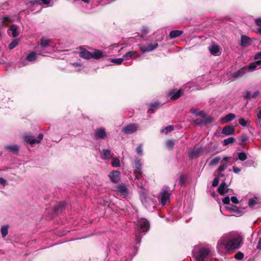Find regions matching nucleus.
I'll use <instances>...</instances> for the list:
<instances>
[{
  "label": "nucleus",
  "instance_id": "obj_31",
  "mask_svg": "<svg viewBox=\"0 0 261 261\" xmlns=\"http://www.w3.org/2000/svg\"><path fill=\"white\" fill-rule=\"evenodd\" d=\"M37 59V54L34 51L31 53L27 57V60L29 62H33Z\"/></svg>",
  "mask_w": 261,
  "mask_h": 261
},
{
  "label": "nucleus",
  "instance_id": "obj_1",
  "mask_svg": "<svg viewBox=\"0 0 261 261\" xmlns=\"http://www.w3.org/2000/svg\"><path fill=\"white\" fill-rule=\"evenodd\" d=\"M242 242V238L240 236L232 237L226 234L218 242L217 248L220 250L224 249L227 252L232 253L240 248Z\"/></svg>",
  "mask_w": 261,
  "mask_h": 261
},
{
  "label": "nucleus",
  "instance_id": "obj_57",
  "mask_svg": "<svg viewBox=\"0 0 261 261\" xmlns=\"http://www.w3.org/2000/svg\"><path fill=\"white\" fill-rule=\"evenodd\" d=\"M232 169H233V171L236 174L239 173L241 171V168L236 167L234 166L232 167Z\"/></svg>",
  "mask_w": 261,
  "mask_h": 261
},
{
  "label": "nucleus",
  "instance_id": "obj_53",
  "mask_svg": "<svg viewBox=\"0 0 261 261\" xmlns=\"http://www.w3.org/2000/svg\"><path fill=\"white\" fill-rule=\"evenodd\" d=\"M256 67H256L255 63L254 62L252 63L249 65L248 67H247V71L248 70L253 71L256 68Z\"/></svg>",
  "mask_w": 261,
  "mask_h": 261
},
{
  "label": "nucleus",
  "instance_id": "obj_56",
  "mask_svg": "<svg viewBox=\"0 0 261 261\" xmlns=\"http://www.w3.org/2000/svg\"><path fill=\"white\" fill-rule=\"evenodd\" d=\"M223 202L225 204H228L230 202V198L228 196H227L223 199Z\"/></svg>",
  "mask_w": 261,
  "mask_h": 261
},
{
  "label": "nucleus",
  "instance_id": "obj_58",
  "mask_svg": "<svg viewBox=\"0 0 261 261\" xmlns=\"http://www.w3.org/2000/svg\"><path fill=\"white\" fill-rule=\"evenodd\" d=\"M231 201L232 203L237 204L239 203V200H238V198L236 196H232L231 198Z\"/></svg>",
  "mask_w": 261,
  "mask_h": 261
},
{
  "label": "nucleus",
  "instance_id": "obj_8",
  "mask_svg": "<svg viewBox=\"0 0 261 261\" xmlns=\"http://www.w3.org/2000/svg\"><path fill=\"white\" fill-rule=\"evenodd\" d=\"M158 42H154L153 43H147L146 45L140 44L139 48L143 53L145 52L151 51L158 47Z\"/></svg>",
  "mask_w": 261,
  "mask_h": 261
},
{
  "label": "nucleus",
  "instance_id": "obj_30",
  "mask_svg": "<svg viewBox=\"0 0 261 261\" xmlns=\"http://www.w3.org/2000/svg\"><path fill=\"white\" fill-rule=\"evenodd\" d=\"M103 57L102 51L99 50H95L92 53V58L95 59H99Z\"/></svg>",
  "mask_w": 261,
  "mask_h": 261
},
{
  "label": "nucleus",
  "instance_id": "obj_22",
  "mask_svg": "<svg viewBox=\"0 0 261 261\" xmlns=\"http://www.w3.org/2000/svg\"><path fill=\"white\" fill-rule=\"evenodd\" d=\"M182 93V90L180 89L177 91L172 90L170 92V95L171 96V99L173 100H176L178 99L181 95Z\"/></svg>",
  "mask_w": 261,
  "mask_h": 261
},
{
  "label": "nucleus",
  "instance_id": "obj_46",
  "mask_svg": "<svg viewBox=\"0 0 261 261\" xmlns=\"http://www.w3.org/2000/svg\"><path fill=\"white\" fill-rule=\"evenodd\" d=\"M238 158L241 161H244L247 159V155L246 153L243 151L238 153Z\"/></svg>",
  "mask_w": 261,
  "mask_h": 261
},
{
  "label": "nucleus",
  "instance_id": "obj_34",
  "mask_svg": "<svg viewBox=\"0 0 261 261\" xmlns=\"http://www.w3.org/2000/svg\"><path fill=\"white\" fill-rule=\"evenodd\" d=\"M239 123L242 126H248L250 123V121L249 120H245L243 118H240L239 119Z\"/></svg>",
  "mask_w": 261,
  "mask_h": 261
},
{
  "label": "nucleus",
  "instance_id": "obj_27",
  "mask_svg": "<svg viewBox=\"0 0 261 261\" xmlns=\"http://www.w3.org/2000/svg\"><path fill=\"white\" fill-rule=\"evenodd\" d=\"M137 56V53L135 51H131L125 54L123 57V58H124V60H128L129 59H134L136 58Z\"/></svg>",
  "mask_w": 261,
  "mask_h": 261
},
{
  "label": "nucleus",
  "instance_id": "obj_28",
  "mask_svg": "<svg viewBox=\"0 0 261 261\" xmlns=\"http://www.w3.org/2000/svg\"><path fill=\"white\" fill-rule=\"evenodd\" d=\"M183 32L179 30H174L170 32L169 34V37L170 38H175L180 36Z\"/></svg>",
  "mask_w": 261,
  "mask_h": 261
},
{
  "label": "nucleus",
  "instance_id": "obj_6",
  "mask_svg": "<svg viewBox=\"0 0 261 261\" xmlns=\"http://www.w3.org/2000/svg\"><path fill=\"white\" fill-rule=\"evenodd\" d=\"M43 135L42 134H39L37 137V139H36L31 134H25L23 137L24 142L29 143L30 145H33L35 143H39L42 139Z\"/></svg>",
  "mask_w": 261,
  "mask_h": 261
},
{
  "label": "nucleus",
  "instance_id": "obj_55",
  "mask_svg": "<svg viewBox=\"0 0 261 261\" xmlns=\"http://www.w3.org/2000/svg\"><path fill=\"white\" fill-rule=\"evenodd\" d=\"M0 184L6 186L8 184L7 180L3 177H0Z\"/></svg>",
  "mask_w": 261,
  "mask_h": 261
},
{
  "label": "nucleus",
  "instance_id": "obj_12",
  "mask_svg": "<svg viewBox=\"0 0 261 261\" xmlns=\"http://www.w3.org/2000/svg\"><path fill=\"white\" fill-rule=\"evenodd\" d=\"M138 128V125L137 124L132 123L123 127L122 132L125 134H130L136 132Z\"/></svg>",
  "mask_w": 261,
  "mask_h": 261
},
{
  "label": "nucleus",
  "instance_id": "obj_44",
  "mask_svg": "<svg viewBox=\"0 0 261 261\" xmlns=\"http://www.w3.org/2000/svg\"><path fill=\"white\" fill-rule=\"evenodd\" d=\"M12 18L9 16H4L2 18V23L5 25L7 24V23L8 22H12Z\"/></svg>",
  "mask_w": 261,
  "mask_h": 261
},
{
  "label": "nucleus",
  "instance_id": "obj_42",
  "mask_svg": "<svg viewBox=\"0 0 261 261\" xmlns=\"http://www.w3.org/2000/svg\"><path fill=\"white\" fill-rule=\"evenodd\" d=\"M174 127L173 125H169L166 127L165 129H163L161 130L162 133H165L167 134L168 132L173 130Z\"/></svg>",
  "mask_w": 261,
  "mask_h": 261
},
{
  "label": "nucleus",
  "instance_id": "obj_26",
  "mask_svg": "<svg viewBox=\"0 0 261 261\" xmlns=\"http://www.w3.org/2000/svg\"><path fill=\"white\" fill-rule=\"evenodd\" d=\"M250 39L248 37L245 35H242L241 36V46L244 47L247 46L250 44Z\"/></svg>",
  "mask_w": 261,
  "mask_h": 261
},
{
  "label": "nucleus",
  "instance_id": "obj_63",
  "mask_svg": "<svg viewBox=\"0 0 261 261\" xmlns=\"http://www.w3.org/2000/svg\"><path fill=\"white\" fill-rule=\"evenodd\" d=\"M257 117L259 120V122L261 121V109L258 111L257 113Z\"/></svg>",
  "mask_w": 261,
  "mask_h": 261
},
{
  "label": "nucleus",
  "instance_id": "obj_3",
  "mask_svg": "<svg viewBox=\"0 0 261 261\" xmlns=\"http://www.w3.org/2000/svg\"><path fill=\"white\" fill-rule=\"evenodd\" d=\"M51 42L50 39L45 37L41 38L40 41V44L36 47L38 55L45 56L44 54L46 53L45 49L47 47L51 46Z\"/></svg>",
  "mask_w": 261,
  "mask_h": 261
},
{
  "label": "nucleus",
  "instance_id": "obj_48",
  "mask_svg": "<svg viewBox=\"0 0 261 261\" xmlns=\"http://www.w3.org/2000/svg\"><path fill=\"white\" fill-rule=\"evenodd\" d=\"M124 60V58H117V59H112L111 60V62L115 63V64H116L117 65H120L121 64L123 61Z\"/></svg>",
  "mask_w": 261,
  "mask_h": 261
},
{
  "label": "nucleus",
  "instance_id": "obj_64",
  "mask_svg": "<svg viewBox=\"0 0 261 261\" xmlns=\"http://www.w3.org/2000/svg\"><path fill=\"white\" fill-rule=\"evenodd\" d=\"M256 64V67L257 66H260L261 65V60H258L254 62Z\"/></svg>",
  "mask_w": 261,
  "mask_h": 261
},
{
  "label": "nucleus",
  "instance_id": "obj_40",
  "mask_svg": "<svg viewBox=\"0 0 261 261\" xmlns=\"http://www.w3.org/2000/svg\"><path fill=\"white\" fill-rule=\"evenodd\" d=\"M234 141V138L233 137H230L223 140V145L225 146L232 144Z\"/></svg>",
  "mask_w": 261,
  "mask_h": 261
},
{
  "label": "nucleus",
  "instance_id": "obj_24",
  "mask_svg": "<svg viewBox=\"0 0 261 261\" xmlns=\"http://www.w3.org/2000/svg\"><path fill=\"white\" fill-rule=\"evenodd\" d=\"M212 122V118H203L202 119H197L195 120V123L198 125H202L206 123H210Z\"/></svg>",
  "mask_w": 261,
  "mask_h": 261
},
{
  "label": "nucleus",
  "instance_id": "obj_11",
  "mask_svg": "<svg viewBox=\"0 0 261 261\" xmlns=\"http://www.w3.org/2000/svg\"><path fill=\"white\" fill-rule=\"evenodd\" d=\"M134 171L136 176L139 177L140 175L142 174V164L139 160L136 159L134 161Z\"/></svg>",
  "mask_w": 261,
  "mask_h": 261
},
{
  "label": "nucleus",
  "instance_id": "obj_39",
  "mask_svg": "<svg viewBox=\"0 0 261 261\" xmlns=\"http://www.w3.org/2000/svg\"><path fill=\"white\" fill-rule=\"evenodd\" d=\"M166 146L169 150H172L174 146V142L172 140H168L166 142Z\"/></svg>",
  "mask_w": 261,
  "mask_h": 261
},
{
  "label": "nucleus",
  "instance_id": "obj_16",
  "mask_svg": "<svg viewBox=\"0 0 261 261\" xmlns=\"http://www.w3.org/2000/svg\"><path fill=\"white\" fill-rule=\"evenodd\" d=\"M203 149L201 147L194 148L189 153L190 158L193 159L199 156L203 152Z\"/></svg>",
  "mask_w": 261,
  "mask_h": 261
},
{
  "label": "nucleus",
  "instance_id": "obj_45",
  "mask_svg": "<svg viewBox=\"0 0 261 261\" xmlns=\"http://www.w3.org/2000/svg\"><path fill=\"white\" fill-rule=\"evenodd\" d=\"M112 165L114 167H119L120 166V161L118 158H114L112 162Z\"/></svg>",
  "mask_w": 261,
  "mask_h": 261
},
{
  "label": "nucleus",
  "instance_id": "obj_37",
  "mask_svg": "<svg viewBox=\"0 0 261 261\" xmlns=\"http://www.w3.org/2000/svg\"><path fill=\"white\" fill-rule=\"evenodd\" d=\"M19 42V39H14L13 40L9 45V48L10 49H12L16 47Z\"/></svg>",
  "mask_w": 261,
  "mask_h": 261
},
{
  "label": "nucleus",
  "instance_id": "obj_4",
  "mask_svg": "<svg viewBox=\"0 0 261 261\" xmlns=\"http://www.w3.org/2000/svg\"><path fill=\"white\" fill-rule=\"evenodd\" d=\"M209 253L210 250L207 248L201 247L197 250L196 248H195L193 251V255L196 261H204L209 255Z\"/></svg>",
  "mask_w": 261,
  "mask_h": 261
},
{
  "label": "nucleus",
  "instance_id": "obj_9",
  "mask_svg": "<svg viewBox=\"0 0 261 261\" xmlns=\"http://www.w3.org/2000/svg\"><path fill=\"white\" fill-rule=\"evenodd\" d=\"M231 165V163L229 161V158L225 156L221 161V164L217 169L218 172H222L224 171L227 167Z\"/></svg>",
  "mask_w": 261,
  "mask_h": 261
},
{
  "label": "nucleus",
  "instance_id": "obj_29",
  "mask_svg": "<svg viewBox=\"0 0 261 261\" xmlns=\"http://www.w3.org/2000/svg\"><path fill=\"white\" fill-rule=\"evenodd\" d=\"M9 225H3L1 228V232L3 238H5L8 234Z\"/></svg>",
  "mask_w": 261,
  "mask_h": 261
},
{
  "label": "nucleus",
  "instance_id": "obj_32",
  "mask_svg": "<svg viewBox=\"0 0 261 261\" xmlns=\"http://www.w3.org/2000/svg\"><path fill=\"white\" fill-rule=\"evenodd\" d=\"M65 207V203L64 202L61 201L59 202L55 206V210L57 212H61Z\"/></svg>",
  "mask_w": 261,
  "mask_h": 261
},
{
  "label": "nucleus",
  "instance_id": "obj_2",
  "mask_svg": "<svg viewBox=\"0 0 261 261\" xmlns=\"http://www.w3.org/2000/svg\"><path fill=\"white\" fill-rule=\"evenodd\" d=\"M149 221L145 218L139 219L137 221V226L136 228L137 232L136 241L138 244L140 243L141 238L149 229Z\"/></svg>",
  "mask_w": 261,
  "mask_h": 261
},
{
  "label": "nucleus",
  "instance_id": "obj_52",
  "mask_svg": "<svg viewBox=\"0 0 261 261\" xmlns=\"http://www.w3.org/2000/svg\"><path fill=\"white\" fill-rule=\"evenodd\" d=\"M137 153L140 155H142L143 154V147L142 145L140 144L138 147L136 149Z\"/></svg>",
  "mask_w": 261,
  "mask_h": 261
},
{
  "label": "nucleus",
  "instance_id": "obj_33",
  "mask_svg": "<svg viewBox=\"0 0 261 261\" xmlns=\"http://www.w3.org/2000/svg\"><path fill=\"white\" fill-rule=\"evenodd\" d=\"M258 199L255 197L249 200L248 205L250 207H253L255 205L258 203Z\"/></svg>",
  "mask_w": 261,
  "mask_h": 261
},
{
  "label": "nucleus",
  "instance_id": "obj_14",
  "mask_svg": "<svg viewBox=\"0 0 261 261\" xmlns=\"http://www.w3.org/2000/svg\"><path fill=\"white\" fill-rule=\"evenodd\" d=\"M120 172L118 170H114L112 171L109 177L111 181L114 183H116L120 180Z\"/></svg>",
  "mask_w": 261,
  "mask_h": 261
},
{
  "label": "nucleus",
  "instance_id": "obj_51",
  "mask_svg": "<svg viewBox=\"0 0 261 261\" xmlns=\"http://www.w3.org/2000/svg\"><path fill=\"white\" fill-rule=\"evenodd\" d=\"M186 180V177L185 175H180L179 179V184L182 186L184 185L185 181Z\"/></svg>",
  "mask_w": 261,
  "mask_h": 261
},
{
  "label": "nucleus",
  "instance_id": "obj_60",
  "mask_svg": "<svg viewBox=\"0 0 261 261\" xmlns=\"http://www.w3.org/2000/svg\"><path fill=\"white\" fill-rule=\"evenodd\" d=\"M256 248L258 249L261 250V237L259 238L258 243L256 246Z\"/></svg>",
  "mask_w": 261,
  "mask_h": 261
},
{
  "label": "nucleus",
  "instance_id": "obj_23",
  "mask_svg": "<svg viewBox=\"0 0 261 261\" xmlns=\"http://www.w3.org/2000/svg\"><path fill=\"white\" fill-rule=\"evenodd\" d=\"M12 33V36L13 38H15L19 35V32L17 31V27L15 24H13L10 26L8 30V33Z\"/></svg>",
  "mask_w": 261,
  "mask_h": 261
},
{
  "label": "nucleus",
  "instance_id": "obj_15",
  "mask_svg": "<svg viewBox=\"0 0 261 261\" xmlns=\"http://www.w3.org/2000/svg\"><path fill=\"white\" fill-rule=\"evenodd\" d=\"M134 182L138 187L141 189H144L146 182L143 178L142 174L140 175L139 177L136 176Z\"/></svg>",
  "mask_w": 261,
  "mask_h": 261
},
{
  "label": "nucleus",
  "instance_id": "obj_35",
  "mask_svg": "<svg viewBox=\"0 0 261 261\" xmlns=\"http://www.w3.org/2000/svg\"><path fill=\"white\" fill-rule=\"evenodd\" d=\"M235 117L236 116L234 114L230 113L225 116V117L224 118V120L225 122H228L234 119Z\"/></svg>",
  "mask_w": 261,
  "mask_h": 261
},
{
  "label": "nucleus",
  "instance_id": "obj_62",
  "mask_svg": "<svg viewBox=\"0 0 261 261\" xmlns=\"http://www.w3.org/2000/svg\"><path fill=\"white\" fill-rule=\"evenodd\" d=\"M252 93L250 92H247L246 95V97L247 99H251L252 98V97L251 96Z\"/></svg>",
  "mask_w": 261,
  "mask_h": 261
},
{
  "label": "nucleus",
  "instance_id": "obj_47",
  "mask_svg": "<svg viewBox=\"0 0 261 261\" xmlns=\"http://www.w3.org/2000/svg\"><path fill=\"white\" fill-rule=\"evenodd\" d=\"M159 105V103L158 102L151 103L149 105V110L153 112L156 109V108L158 107Z\"/></svg>",
  "mask_w": 261,
  "mask_h": 261
},
{
  "label": "nucleus",
  "instance_id": "obj_50",
  "mask_svg": "<svg viewBox=\"0 0 261 261\" xmlns=\"http://www.w3.org/2000/svg\"><path fill=\"white\" fill-rule=\"evenodd\" d=\"M234 258L237 259H242L244 257V254L241 252H238L234 255Z\"/></svg>",
  "mask_w": 261,
  "mask_h": 261
},
{
  "label": "nucleus",
  "instance_id": "obj_7",
  "mask_svg": "<svg viewBox=\"0 0 261 261\" xmlns=\"http://www.w3.org/2000/svg\"><path fill=\"white\" fill-rule=\"evenodd\" d=\"M226 209L230 212L231 213H233V216L236 217H239L240 216H242L244 213L245 208H239L234 205H229L226 206Z\"/></svg>",
  "mask_w": 261,
  "mask_h": 261
},
{
  "label": "nucleus",
  "instance_id": "obj_59",
  "mask_svg": "<svg viewBox=\"0 0 261 261\" xmlns=\"http://www.w3.org/2000/svg\"><path fill=\"white\" fill-rule=\"evenodd\" d=\"M255 60H258L261 59V50L257 53L254 57Z\"/></svg>",
  "mask_w": 261,
  "mask_h": 261
},
{
  "label": "nucleus",
  "instance_id": "obj_20",
  "mask_svg": "<svg viewBox=\"0 0 261 261\" xmlns=\"http://www.w3.org/2000/svg\"><path fill=\"white\" fill-rule=\"evenodd\" d=\"M211 54L214 56H218L220 54V48L217 45H212L208 47Z\"/></svg>",
  "mask_w": 261,
  "mask_h": 261
},
{
  "label": "nucleus",
  "instance_id": "obj_19",
  "mask_svg": "<svg viewBox=\"0 0 261 261\" xmlns=\"http://www.w3.org/2000/svg\"><path fill=\"white\" fill-rule=\"evenodd\" d=\"M79 56L80 57L86 59L92 58V53L85 49L82 50V51L80 52Z\"/></svg>",
  "mask_w": 261,
  "mask_h": 261
},
{
  "label": "nucleus",
  "instance_id": "obj_43",
  "mask_svg": "<svg viewBox=\"0 0 261 261\" xmlns=\"http://www.w3.org/2000/svg\"><path fill=\"white\" fill-rule=\"evenodd\" d=\"M191 112L192 114H194L197 116H203V112L202 111H199L198 109H191Z\"/></svg>",
  "mask_w": 261,
  "mask_h": 261
},
{
  "label": "nucleus",
  "instance_id": "obj_36",
  "mask_svg": "<svg viewBox=\"0 0 261 261\" xmlns=\"http://www.w3.org/2000/svg\"><path fill=\"white\" fill-rule=\"evenodd\" d=\"M6 148L12 152H15L19 150V146L15 144L10 145L7 146Z\"/></svg>",
  "mask_w": 261,
  "mask_h": 261
},
{
  "label": "nucleus",
  "instance_id": "obj_54",
  "mask_svg": "<svg viewBox=\"0 0 261 261\" xmlns=\"http://www.w3.org/2000/svg\"><path fill=\"white\" fill-rule=\"evenodd\" d=\"M219 181V177H215L213 181L212 186L213 187L217 186L218 185Z\"/></svg>",
  "mask_w": 261,
  "mask_h": 261
},
{
  "label": "nucleus",
  "instance_id": "obj_49",
  "mask_svg": "<svg viewBox=\"0 0 261 261\" xmlns=\"http://www.w3.org/2000/svg\"><path fill=\"white\" fill-rule=\"evenodd\" d=\"M71 65L74 67H79V68L76 70L77 71H80L82 69H83V66L80 63H71Z\"/></svg>",
  "mask_w": 261,
  "mask_h": 261
},
{
  "label": "nucleus",
  "instance_id": "obj_25",
  "mask_svg": "<svg viewBox=\"0 0 261 261\" xmlns=\"http://www.w3.org/2000/svg\"><path fill=\"white\" fill-rule=\"evenodd\" d=\"M102 158L105 160H109L113 155L111 153V151L109 149H103L101 151Z\"/></svg>",
  "mask_w": 261,
  "mask_h": 261
},
{
  "label": "nucleus",
  "instance_id": "obj_13",
  "mask_svg": "<svg viewBox=\"0 0 261 261\" xmlns=\"http://www.w3.org/2000/svg\"><path fill=\"white\" fill-rule=\"evenodd\" d=\"M107 137V133L105 129L103 128H98L95 130L94 137L96 140L99 139H103Z\"/></svg>",
  "mask_w": 261,
  "mask_h": 261
},
{
  "label": "nucleus",
  "instance_id": "obj_61",
  "mask_svg": "<svg viewBox=\"0 0 261 261\" xmlns=\"http://www.w3.org/2000/svg\"><path fill=\"white\" fill-rule=\"evenodd\" d=\"M259 92L258 91H256L254 92L253 93H252L251 96L252 98H255L256 96L259 94Z\"/></svg>",
  "mask_w": 261,
  "mask_h": 261
},
{
  "label": "nucleus",
  "instance_id": "obj_41",
  "mask_svg": "<svg viewBox=\"0 0 261 261\" xmlns=\"http://www.w3.org/2000/svg\"><path fill=\"white\" fill-rule=\"evenodd\" d=\"M220 160L221 158L220 156H216L211 161L210 165L211 166L216 165L220 162Z\"/></svg>",
  "mask_w": 261,
  "mask_h": 261
},
{
  "label": "nucleus",
  "instance_id": "obj_18",
  "mask_svg": "<svg viewBox=\"0 0 261 261\" xmlns=\"http://www.w3.org/2000/svg\"><path fill=\"white\" fill-rule=\"evenodd\" d=\"M234 132V128L230 125H226L224 126L222 129V133L225 136L232 135Z\"/></svg>",
  "mask_w": 261,
  "mask_h": 261
},
{
  "label": "nucleus",
  "instance_id": "obj_5",
  "mask_svg": "<svg viewBox=\"0 0 261 261\" xmlns=\"http://www.w3.org/2000/svg\"><path fill=\"white\" fill-rule=\"evenodd\" d=\"M115 191L116 192L118 196L123 198L126 197L128 195V190L124 184H120L115 187Z\"/></svg>",
  "mask_w": 261,
  "mask_h": 261
},
{
  "label": "nucleus",
  "instance_id": "obj_38",
  "mask_svg": "<svg viewBox=\"0 0 261 261\" xmlns=\"http://www.w3.org/2000/svg\"><path fill=\"white\" fill-rule=\"evenodd\" d=\"M255 24L258 27L257 29L256 32L261 35V18H256L255 20Z\"/></svg>",
  "mask_w": 261,
  "mask_h": 261
},
{
  "label": "nucleus",
  "instance_id": "obj_10",
  "mask_svg": "<svg viewBox=\"0 0 261 261\" xmlns=\"http://www.w3.org/2000/svg\"><path fill=\"white\" fill-rule=\"evenodd\" d=\"M171 192L167 190H163L160 193L161 202L163 205H165L169 199Z\"/></svg>",
  "mask_w": 261,
  "mask_h": 261
},
{
  "label": "nucleus",
  "instance_id": "obj_21",
  "mask_svg": "<svg viewBox=\"0 0 261 261\" xmlns=\"http://www.w3.org/2000/svg\"><path fill=\"white\" fill-rule=\"evenodd\" d=\"M227 186L224 181L221 183L218 189L219 193L221 195L226 194L227 192Z\"/></svg>",
  "mask_w": 261,
  "mask_h": 261
},
{
  "label": "nucleus",
  "instance_id": "obj_17",
  "mask_svg": "<svg viewBox=\"0 0 261 261\" xmlns=\"http://www.w3.org/2000/svg\"><path fill=\"white\" fill-rule=\"evenodd\" d=\"M247 71V67L246 66L243 67L242 68L240 69L239 70H238L236 72L233 73L232 74V77L233 79H237V78L241 77L244 74H245Z\"/></svg>",
  "mask_w": 261,
  "mask_h": 261
}]
</instances>
